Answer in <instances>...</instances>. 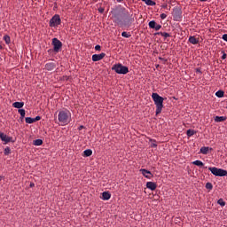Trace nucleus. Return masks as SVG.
<instances>
[{"instance_id":"f257e3e1","label":"nucleus","mask_w":227,"mask_h":227,"mask_svg":"<svg viewBox=\"0 0 227 227\" xmlns=\"http://www.w3.org/2000/svg\"><path fill=\"white\" fill-rule=\"evenodd\" d=\"M111 13L112 20L114 24L120 27H130L135 22V18L132 12H129L125 7L120 6L114 9Z\"/></svg>"},{"instance_id":"f03ea898","label":"nucleus","mask_w":227,"mask_h":227,"mask_svg":"<svg viewBox=\"0 0 227 227\" xmlns=\"http://www.w3.org/2000/svg\"><path fill=\"white\" fill-rule=\"evenodd\" d=\"M151 97L153 98V101H154V105H156V115H159L164 107V98L157 92H153V96Z\"/></svg>"},{"instance_id":"7ed1b4c3","label":"nucleus","mask_w":227,"mask_h":227,"mask_svg":"<svg viewBox=\"0 0 227 227\" xmlns=\"http://www.w3.org/2000/svg\"><path fill=\"white\" fill-rule=\"evenodd\" d=\"M59 121L62 126H66L71 121V113L69 110H61L59 113Z\"/></svg>"},{"instance_id":"20e7f679","label":"nucleus","mask_w":227,"mask_h":227,"mask_svg":"<svg viewBox=\"0 0 227 227\" xmlns=\"http://www.w3.org/2000/svg\"><path fill=\"white\" fill-rule=\"evenodd\" d=\"M112 70L118 74H123V75L129 74V67L126 66H123L121 63L114 64L112 67Z\"/></svg>"},{"instance_id":"39448f33","label":"nucleus","mask_w":227,"mask_h":227,"mask_svg":"<svg viewBox=\"0 0 227 227\" xmlns=\"http://www.w3.org/2000/svg\"><path fill=\"white\" fill-rule=\"evenodd\" d=\"M208 170L215 176H227V170L223 168H219L216 167H208Z\"/></svg>"},{"instance_id":"423d86ee","label":"nucleus","mask_w":227,"mask_h":227,"mask_svg":"<svg viewBox=\"0 0 227 227\" xmlns=\"http://www.w3.org/2000/svg\"><path fill=\"white\" fill-rule=\"evenodd\" d=\"M60 25H61V18L59 14H55L54 16H52L49 23L50 27L57 28Z\"/></svg>"},{"instance_id":"0eeeda50","label":"nucleus","mask_w":227,"mask_h":227,"mask_svg":"<svg viewBox=\"0 0 227 227\" xmlns=\"http://www.w3.org/2000/svg\"><path fill=\"white\" fill-rule=\"evenodd\" d=\"M52 45H53V51L56 53H59L61 51L63 46L62 42L56 37L52 39Z\"/></svg>"},{"instance_id":"6e6552de","label":"nucleus","mask_w":227,"mask_h":227,"mask_svg":"<svg viewBox=\"0 0 227 227\" xmlns=\"http://www.w3.org/2000/svg\"><path fill=\"white\" fill-rule=\"evenodd\" d=\"M172 17L174 18V21H177V22L182 21V11L180 9L174 10V13H172Z\"/></svg>"},{"instance_id":"1a4fd4ad","label":"nucleus","mask_w":227,"mask_h":227,"mask_svg":"<svg viewBox=\"0 0 227 227\" xmlns=\"http://www.w3.org/2000/svg\"><path fill=\"white\" fill-rule=\"evenodd\" d=\"M0 138L3 142H4V144H8V143H14L15 141L12 139V137H9L6 134H4V132L0 131Z\"/></svg>"},{"instance_id":"9d476101","label":"nucleus","mask_w":227,"mask_h":227,"mask_svg":"<svg viewBox=\"0 0 227 227\" xmlns=\"http://www.w3.org/2000/svg\"><path fill=\"white\" fill-rule=\"evenodd\" d=\"M149 28L154 29L155 31H160L162 27L160 24H157L155 20L149 21Z\"/></svg>"},{"instance_id":"9b49d317","label":"nucleus","mask_w":227,"mask_h":227,"mask_svg":"<svg viewBox=\"0 0 227 227\" xmlns=\"http://www.w3.org/2000/svg\"><path fill=\"white\" fill-rule=\"evenodd\" d=\"M140 173H142V176L147 179H152L153 176V174L146 168H140Z\"/></svg>"},{"instance_id":"f8f14e48","label":"nucleus","mask_w":227,"mask_h":227,"mask_svg":"<svg viewBox=\"0 0 227 227\" xmlns=\"http://www.w3.org/2000/svg\"><path fill=\"white\" fill-rule=\"evenodd\" d=\"M106 57V53L102 52L100 54H93L92 60L93 62H98L102 60Z\"/></svg>"},{"instance_id":"ddd939ff","label":"nucleus","mask_w":227,"mask_h":227,"mask_svg":"<svg viewBox=\"0 0 227 227\" xmlns=\"http://www.w3.org/2000/svg\"><path fill=\"white\" fill-rule=\"evenodd\" d=\"M57 65L54 62H48L45 65V69L47 71H53L56 68Z\"/></svg>"},{"instance_id":"4468645a","label":"nucleus","mask_w":227,"mask_h":227,"mask_svg":"<svg viewBox=\"0 0 227 227\" xmlns=\"http://www.w3.org/2000/svg\"><path fill=\"white\" fill-rule=\"evenodd\" d=\"M145 187L151 191H155L157 189L156 183H153V181H149L146 183Z\"/></svg>"},{"instance_id":"2eb2a0df","label":"nucleus","mask_w":227,"mask_h":227,"mask_svg":"<svg viewBox=\"0 0 227 227\" xmlns=\"http://www.w3.org/2000/svg\"><path fill=\"white\" fill-rule=\"evenodd\" d=\"M212 147L209 146H202L200 148V153L203 155H207L208 153V151H212Z\"/></svg>"},{"instance_id":"dca6fc26","label":"nucleus","mask_w":227,"mask_h":227,"mask_svg":"<svg viewBox=\"0 0 227 227\" xmlns=\"http://www.w3.org/2000/svg\"><path fill=\"white\" fill-rule=\"evenodd\" d=\"M154 35H161V37H164V38L171 37V35L168 32H156L154 33Z\"/></svg>"},{"instance_id":"f3484780","label":"nucleus","mask_w":227,"mask_h":227,"mask_svg":"<svg viewBox=\"0 0 227 227\" xmlns=\"http://www.w3.org/2000/svg\"><path fill=\"white\" fill-rule=\"evenodd\" d=\"M188 42L193 45H197L199 43V39H197L194 35H192L190 38H188Z\"/></svg>"},{"instance_id":"a211bd4d","label":"nucleus","mask_w":227,"mask_h":227,"mask_svg":"<svg viewBox=\"0 0 227 227\" xmlns=\"http://www.w3.org/2000/svg\"><path fill=\"white\" fill-rule=\"evenodd\" d=\"M227 120V117L226 116H215L214 118V121L215 122H223V121H225Z\"/></svg>"},{"instance_id":"6ab92c4d","label":"nucleus","mask_w":227,"mask_h":227,"mask_svg":"<svg viewBox=\"0 0 227 227\" xmlns=\"http://www.w3.org/2000/svg\"><path fill=\"white\" fill-rule=\"evenodd\" d=\"M12 106L17 109H21L24 106V102L16 101L12 104Z\"/></svg>"},{"instance_id":"aec40b11","label":"nucleus","mask_w":227,"mask_h":227,"mask_svg":"<svg viewBox=\"0 0 227 227\" xmlns=\"http://www.w3.org/2000/svg\"><path fill=\"white\" fill-rule=\"evenodd\" d=\"M110 199H111V193H109V192H103L102 200H109Z\"/></svg>"},{"instance_id":"412c9836","label":"nucleus","mask_w":227,"mask_h":227,"mask_svg":"<svg viewBox=\"0 0 227 227\" xmlns=\"http://www.w3.org/2000/svg\"><path fill=\"white\" fill-rule=\"evenodd\" d=\"M192 164L200 168L204 167V162L200 160H193Z\"/></svg>"},{"instance_id":"4be33fe9","label":"nucleus","mask_w":227,"mask_h":227,"mask_svg":"<svg viewBox=\"0 0 227 227\" xmlns=\"http://www.w3.org/2000/svg\"><path fill=\"white\" fill-rule=\"evenodd\" d=\"M147 6H155L156 3L153 0H142Z\"/></svg>"},{"instance_id":"5701e85b","label":"nucleus","mask_w":227,"mask_h":227,"mask_svg":"<svg viewBox=\"0 0 227 227\" xmlns=\"http://www.w3.org/2000/svg\"><path fill=\"white\" fill-rule=\"evenodd\" d=\"M93 152L91 149H86L83 152L84 157H90L92 155Z\"/></svg>"},{"instance_id":"b1692460","label":"nucleus","mask_w":227,"mask_h":227,"mask_svg":"<svg viewBox=\"0 0 227 227\" xmlns=\"http://www.w3.org/2000/svg\"><path fill=\"white\" fill-rule=\"evenodd\" d=\"M195 133H196V131L192 129H188V130H186V136H188V137L194 136Z\"/></svg>"},{"instance_id":"393cba45","label":"nucleus","mask_w":227,"mask_h":227,"mask_svg":"<svg viewBox=\"0 0 227 227\" xmlns=\"http://www.w3.org/2000/svg\"><path fill=\"white\" fill-rule=\"evenodd\" d=\"M215 97L218 98H222L224 97V91L223 90H217L215 92Z\"/></svg>"},{"instance_id":"a878e982","label":"nucleus","mask_w":227,"mask_h":227,"mask_svg":"<svg viewBox=\"0 0 227 227\" xmlns=\"http://www.w3.org/2000/svg\"><path fill=\"white\" fill-rule=\"evenodd\" d=\"M42 145H43V139L38 138V139L34 140V145L41 146Z\"/></svg>"},{"instance_id":"bb28decb","label":"nucleus","mask_w":227,"mask_h":227,"mask_svg":"<svg viewBox=\"0 0 227 227\" xmlns=\"http://www.w3.org/2000/svg\"><path fill=\"white\" fill-rule=\"evenodd\" d=\"M19 113L20 114V119L23 120L25 118V115H26V111L25 109L21 108V109H19Z\"/></svg>"},{"instance_id":"cd10ccee","label":"nucleus","mask_w":227,"mask_h":227,"mask_svg":"<svg viewBox=\"0 0 227 227\" xmlns=\"http://www.w3.org/2000/svg\"><path fill=\"white\" fill-rule=\"evenodd\" d=\"M149 141L151 142V147L153 148H157L158 145L155 139H149Z\"/></svg>"},{"instance_id":"c85d7f7f","label":"nucleus","mask_w":227,"mask_h":227,"mask_svg":"<svg viewBox=\"0 0 227 227\" xmlns=\"http://www.w3.org/2000/svg\"><path fill=\"white\" fill-rule=\"evenodd\" d=\"M4 42H5V43H6L7 45H9V44L11 43V37H10L8 35H5L4 36Z\"/></svg>"},{"instance_id":"c756f323","label":"nucleus","mask_w":227,"mask_h":227,"mask_svg":"<svg viewBox=\"0 0 227 227\" xmlns=\"http://www.w3.org/2000/svg\"><path fill=\"white\" fill-rule=\"evenodd\" d=\"M217 204L221 207H225L226 202H224L223 199H218Z\"/></svg>"},{"instance_id":"7c9ffc66","label":"nucleus","mask_w":227,"mask_h":227,"mask_svg":"<svg viewBox=\"0 0 227 227\" xmlns=\"http://www.w3.org/2000/svg\"><path fill=\"white\" fill-rule=\"evenodd\" d=\"M205 188H206L207 190H208V191L213 190V184H212V183H206Z\"/></svg>"},{"instance_id":"2f4dec72","label":"nucleus","mask_w":227,"mask_h":227,"mask_svg":"<svg viewBox=\"0 0 227 227\" xmlns=\"http://www.w3.org/2000/svg\"><path fill=\"white\" fill-rule=\"evenodd\" d=\"M34 122H35L34 121V118H32V117H26V123L32 124Z\"/></svg>"},{"instance_id":"473e14b6","label":"nucleus","mask_w":227,"mask_h":227,"mask_svg":"<svg viewBox=\"0 0 227 227\" xmlns=\"http://www.w3.org/2000/svg\"><path fill=\"white\" fill-rule=\"evenodd\" d=\"M122 37L124 38H130L131 37V35L130 33H128L126 31H123L122 34H121Z\"/></svg>"},{"instance_id":"72a5a7b5","label":"nucleus","mask_w":227,"mask_h":227,"mask_svg":"<svg viewBox=\"0 0 227 227\" xmlns=\"http://www.w3.org/2000/svg\"><path fill=\"white\" fill-rule=\"evenodd\" d=\"M11 153V148L9 146L4 149V155L8 156Z\"/></svg>"},{"instance_id":"f704fd0d","label":"nucleus","mask_w":227,"mask_h":227,"mask_svg":"<svg viewBox=\"0 0 227 227\" xmlns=\"http://www.w3.org/2000/svg\"><path fill=\"white\" fill-rule=\"evenodd\" d=\"M167 17H168V15H167L166 13H161V14H160V19H161V20H166Z\"/></svg>"},{"instance_id":"c9c22d12","label":"nucleus","mask_w":227,"mask_h":227,"mask_svg":"<svg viewBox=\"0 0 227 227\" xmlns=\"http://www.w3.org/2000/svg\"><path fill=\"white\" fill-rule=\"evenodd\" d=\"M33 120H34V122L38 121L41 120V116L37 115L36 117L33 118Z\"/></svg>"},{"instance_id":"e433bc0d","label":"nucleus","mask_w":227,"mask_h":227,"mask_svg":"<svg viewBox=\"0 0 227 227\" xmlns=\"http://www.w3.org/2000/svg\"><path fill=\"white\" fill-rule=\"evenodd\" d=\"M222 39H223L224 42L227 43V34H223V35H222Z\"/></svg>"},{"instance_id":"4c0bfd02","label":"nucleus","mask_w":227,"mask_h":227,"mask_svg":"<svg viewBox=\"0 0 227 227\" xmlns=\"http://www.w3.org/2000/svg\"><path fill=\"white\" fill-rule=\"evenodd\" d=\"M95 50H96L97 51H101V46H100L99 44H97V45L95 46Z\"/></svg>"},{"instance_id":"58836bf2","label":"nucleus","mask_w":227,"mask_h":227,"mask_svg":"<svg viewBox=\"0 0 227 227\" xmlns=\"http://www.w3.org/2000/svg\"><path fill=\"white\" fill-rule=\"evenodd\" d=\"M98 12L103 14L105 12V8L103 7L98 8Z\"/></svg>"},{"instance_id":"ea45409f","label":"nucleus","mask_w":227,"mask_h":227,"mask_svg":"<svg viewBox=\"0 0 227 227\" xmlns=\"http://www.w3.org/2000/svg\"><path fill=\"white\" fill-rule=\"evenodd\" d=\"M226 58H227V54H226L225 52H223V55H222V57H221V59H222L223 60H224V59H226Z\"/></svg>"},{"instance_id":"a19ab883","label":"nucleus","mask_w":227,"mask_h":227,"mask_svg":"<svg viewBox=\"0 0 227 227\" xmlns=\"http://www.w3.org/2000/svg\"><path fill=\"white\" fill-rule=\"evenodd\" d=\"M195 72H197L198 74H202L201 68L200 67H197L195 69Z\"/></svg>"},{"instance_id":"79ce46f5","label":"nucleus","mask_w":227,"mask_h":227,"mask_svg":"<svg viewBox=\"0 0 227 227\" xmlns=\"http://www.w3.org/2000/svg\"><path fill=\"white\" fill-rule=\"evenodd\" d=\"M65 81H68L69 80V76L66 75L63 77Z\"/></svg>"},{"instance_id":"37998d69","label":"nucleus","mask_w":227,"mask_h":227,"mask_svg":"<svg viewBox=\"0 0 227 227\" xmlns=\"http://www.w3.org/2000/svg\"><path fill=\"white\" fill-rule=\"evenodd\" d=\"M159 59L161 60V61H167V60H166L164 58H162V57H160Z\"/></svg>"},{"instance_id":"c03bdc74","label":"nucleus","mask_w":227,"mask_h":227,"mask_svg":"<svg viewBox=\"0 0 227 227\" xmlns=\"http://www.w3.org/2000/svg\"><path fill=\"white\" fill-rule=\"evenodd\" d=\"M30 187L31 188L35 187V183H30Z\"/></svg>"},{"instance_id":"a18cd8bd","label":"nucleus","mask_w":227,"mask_h":227,"mask_svg":"<svg viewBox=\"0 0 227 227\" xmlns=\"http://www.w3.org/2000/svg\"><path fill=\"white\" fill-rule=\"evenodd\" d=\"M83 129V125H81L80 127H79V130H81V129Z\"/></svg>"},{"instance_id":"49530a36","label":"nucleus","mask_w":227,"mask_h":227,"mask_svg":"<svg viewBox=\"0 0 227 227\" xmlns=\"http://www.w3.org/2000/svg\"><path fill=\"white\" fill-rule=\"evenodd\" d=\"M201 3L207 2V0H199Z\"/></svg>"},{"instance_id":"de8ad7c7","label":"nucleus","mask_w":227,"mask_h":227,"mask_svg":"<svg viewBox=\"0 0 227 227\" xmlns=\"http://www.w3.org/2000/svg\"><path fill=\"white\" fill-rule=\"evenodd\" d=\"M118 3H121L123 2V0H116Z\"/></svg>"},{"instance_id":"09e8293b","label":"nucleus","mask_w":227,"mask_h":227,"mask_svg":"<svg viewBox=\"0 0 227 227\" xmlns=\"http://www.w3.org/2000/svg\"><path fill=\"white\" fill-rule=\"evenodd\" d=\"M3 49V46L0 44V50H2Z\"/></svg>"},{"instance_id":"8fccbe9b","label":"nucleus","mask_w":227,"mask_h":227,"mask_svg":"<svg viewBox=\"0 0 227 227\" xmlns=\"http://www.w3.org/2000/svg\"><path fill=\"white\" fill-rule=\"evenodd\" d=\"M203 168H207V166H205V167H203Z\"/></svg>"}]
</instances>
